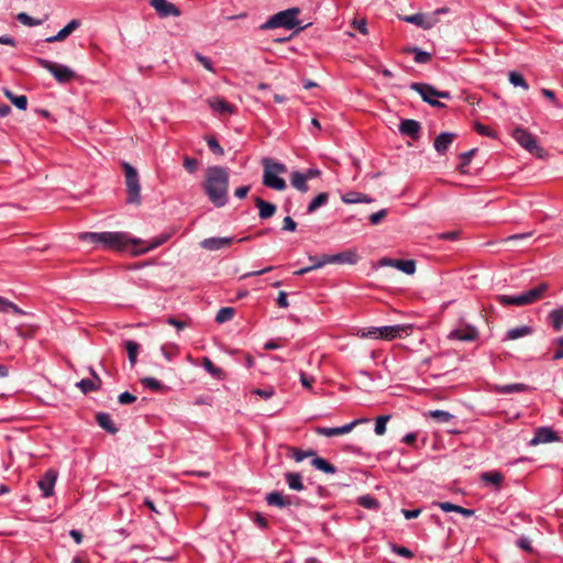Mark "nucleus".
Wrapping results in <instances>:
<instances>
[{"instance_id":"obj_28","label":"nucleus","mask_w":563,"mask_h":563,"mask_svg":"<svg viewBox=\"0 0 563 563\" xmlns=\"http://www.w3.org/2000/svg\"><path fill=\"white\" fill-rule=\"evenodd\" d=\"M494 390L499 394H511V393L529 391V390H531V387L526 384L516 383V384H508V385H495Z\"/></svg>"},{"instance_id":"obj_50","label":"nucleus","mask_w":563,"mask_h":563,"mask_svg":"<svg viewBox=\"0 0 563 563\" xmlns=\"http://www.w3.org/2000/svg\"><path fill=\"white\" fill-rule=\"evenodd\" d=\"M429 417L443 423L449 422L453 418V416L450 412L444 410H431L429 411Z\"/></svg>"},{"instance_id":"obj_21","label":"nucleus","mask_w":563,"mask_h":563,"mask_svg":"<svg viewBox=\"0 0 563 563\" xmlns=\"http://www.w3.org/2000/svg\"><path fill=\"white\" fill-rule=\"evenodd\" d=\"M174 233H175V230H172L169 233H162L158 236H156L155 239H153L146 246H144L142 249H132L131 253L134 256L145 254L148 251L154 250V249L163 245L164 243H166L172 238V235Z\"/></svg>"},{"instance_id":"obj_38","label":"nucleus","mask_w":563,"mask_h":563,"mask_svg":"<svg viewBox=\"0 0 563 563\" xmlns=\"http://www.w3.org/2000/svg\"><path fill=\"white\" fill-rule=\"evenodd\" d=\"M549 318L555 331L559 332L563 329V307L552 310Z\"/></svg>"},{"instance_id":"obj_57","label":"nucleus","mask_w":563,"mask_h":563,"mask_svg":"<svg viewBox=\"0 0 563 563\" xmlns=\"http://www.w3.org/2000/svg\"><path fill=\"white\" fill-rule=\"evenodd\" d=\"M184 168L190 174L196 173L198 169V161L196 158L185 156L184 157Z\"/></svg>"},{"instance_id":"obj_58","label":"nucleus","mask_w":563,"mask_h":563,"mask_svg":"<svg viewBox=\"0 0 563 563\" xmlns=\"http://www.w3.org/2000/svg\"><path fill=\"white\" fill-rule=\"evenodd\" d=\"M387 216V210L386 209H380L379 211L375 212V213H372L369 216V222L373 224V225H377L379 224Z\"/></svg>"},{"instance_id":"obj_40","label":"nucleus","mask_w":563,"mask_h":563,"mask_svg":"<svg viewBox=\"0 0 563 563\" xmlns=\"http://www.w3.org/2000/svg\"><path fill=\"white\" fill-rule=\"evenodd\" d=\"M532 332L531 328L528 325H522L519 328L510 329L507 331L506 339L507 340H517L525 335H528Z\"/></svg>"},{"instance_id":"obj_26","label":"nucleus","mask_w":563,"mask_h":563,"mask_svg":"<svg viewBox=\"0 0 563 563\" xmlns=\"http://www.w3.org/2000/svg\"><path fill=\"white\" fill-rule=\"evenodd\" d=\"M209 107L220 114H231L234 111V107L227 102L224 99L216 97L207 100Z\"/></svg>"},{"instance_id":"obj_18","label":"nucleus","mask_w":563,"mask_h":563,"mask_svg":"<svg viewBox=\"0 0 563 563\" xmlns=\"http://www.w3.org/2000/svg\"><path fill=\"white\" fill-rule=\"evenodd\" d=\"M233 242L234 238H208L200 242V246L212 252L229 247Z\"/></svg>"},{"instance_id":"obj_41","label":"nucleus","mask_w":563,"mask_h":563,"mask_svg":"<svg viewBox=\"0 0 563 563\" xmlns=\"http://www.w3.org/2000/svg\"><path fill=\"white\" fill-rule=\"evenodd\" d=\"M405 52L413 53L416 63L426 64L431 60V54L428 52H423V51L419 49L418 47H408L405 49Z\"/></svg>"},{"instance_id":"obj_54","label":"nucleus","mask_w":563,"mask_h":563,"mask_svg":"<svg viewBox=\"0 0 563 563\" xmlns=\"http://www.w3.org/2000/svg\"><path fill=\"white\" fill-rule=\"evenodd\" d=\"M141 384L152 390H161L163 385L159 380L153 377H144L141 379Z\"/></svg>"},{"instance_id":"obj_15","label":"nucleus","mask_w":563,"mask_h":563,"mask_svg":"<svg viewBox=\"0 0 563 563\" xmlns=\"http://www.w3.org/2000/svg\"><path fill=\"white\" fill-rule=\"evenodd\" d=\"M379 263L382 266L395 267L407 275H412L416 272V262L413 260H393L383 257Z\"/></svg>"},{"instance_id":"obj_11","label":"nucleus","mask_w":563,"mask_h":563,"mask_svg":"<svg viewBox=\"0 0 563 563\" xmlns=\"http://www.w3.org/2000/svg\"><path fill=\"white\" fill-rule=\"evenodd\" d=\"M448 338L451 340L472 342L478 338V330L474 325L463 323L461 328L452 330Z\"/></svg>"},{"instance_id":"obj_47","label":"nucleus","mask_w":563,"mask_h":563,"mask_svg":"<svg viewBox=\"0 0 563 563\" xmlns=\"http://www.w3.org/2000/svg\"><path fill=\"white\" fill-rule=\"evenodd\" d=\"M476 151H477L476 148H473V150H470L467 152L460 154L461 164L459 166V170L461 173L464 174L467 172L466 167L468 166V164H470L472 157L474 156V154L476 153Z\"/></svg>"},{"instance_id":"obj_36","label":"nucleus","mask_w":563,"mask_h":563,"mask_svg":"<svg viewBox=\"0 0 563 563\" xmlns=\"http://www.w3.org/2000/svg\"><path fill=\"white\" fill-rule=\"evenodd\" d=\"M4 96L20 110H25L27 107V98L24 95L15 96L11 90L4 89Z\"/></svg>"},{"instance_id":"obj_13","label":"nucleus","mask_w":563,"mask_h":563,"mask_svg":"<svg viewBox=\"0 0 563 563\" xmlns=\"http://www.w3.org/2000/svg\"><path fill=\"white\" fill-rule=\"evenodd\" d=\"M150 4L161 18L179 16L180 10L167 0H150Z\"/></svg>"},{"instance_id":"obj_32","label":"nucleus","mask_w":563,"mask_h":563,"mask_svg":"<svg viewBox=\"0 0 563 563\" xmlns=\"http://www.w3.org/2000/svg\"><path fill=\"white\" fill-rule=\"evenodd\" d=\"M439 507L445 512L455 511L463 515L464 517H472L474 515V510L454 505L449 501L439 503Z\"/></svg>"},{"instance_id":"obj_2","label":"nucleus","mask_w":563,"mask_h":563,"mask_svg":"<svg viewBox=\"0 0 563 563\" xmlns=\"http://www.w3.org/2000/svg\"><path fill=\"white\" fill-rule=\"evenodd\" d=\"M79 240L120 252L126 250L129 245L135 247L144 244L141 239L129 238L124 232H84L79 234Z\"/></svg>"},{"instance_id":"obj_39","label":"nucleus","mask_w":563,"mask_h":563,"mask_svg":"<svg viewBox=\"0 0 563 563\" xmlns=\"http://www.w3.org/2000/svg\"><path fill=\"white\" fill-rule=\"evenodd\" d=\"M482 479L487 484H492L496 487H499L500 484L503 483L504 476L499 472L492 471L483 473Z\"/></svg>"},{"instance_id":"obj_12","label":"nucleus","mask_w":563,"mask_h":563,"mask_svg":"<svg viewBox=\"0 0 563 563\" xmlns=\"http://www.w3.org/2000/svg\"><path fill=\"white\" fill-rule=\"evenodd\" d=\"M401 19L407 23L415 24L424 30H429V29L433 27L439 22V19L435 18L434 14H423V13L406 15Z\"/></svg>"},{"instance_id":"obj_55","label":"nucleus","mask_w":563,"mask_h":563,"mask_svg":"<svg viewBox=\"0 0 563 563\" xmlns=\"http://www.w3.org/2000/svg\"><path fill=\"white\" fill-rule=\"evenodd\" d=\"M206 141L211 152L218 155H223L224 151L214 136H208L206 137Z\"/></svg>"},{"instance_id":"obj_8","label":"nucleus","mask_w":563,"mask_h":563,"mask_svg":"<svg viewBox=\"0 0 563 563\" xmlns=\"http://www.w3.org/2000/svg\"><path fill=\"white\" fill-rule=\"evenodd\" d=\"M514 139L528 152L534 154L538 157L543 156L544 150L538 145L537 139L533 134L525 130L523 128H516L512 131Z\"/></svg>"},{"instance_id":"obj_20","label":"nucleus","mask_w":563,"mask_h":563,"mask_svg":"<svg viewBox=\"0 0 563 563\" xmlns=\"http://www.w3.org/2000/svg\"><path fill=\"white\" fill-rule=\"evenodd\" d=\"M409 330H411V325L405 324L380 327V339L393 340L401 338L404 333L408 335Z\"/></svg>"},{"instance_id":"obj_9","label":"nucleus","mask_w":563,"mask_h":563,"mask_svg":"<svg viewBox=\"0 0 563 563\" xmlns=\"http://www.w3.org/2000/svg\"><path fill=\"white\" fill-rule=\"evenodd\" d=\"M549 289L548 283H540L536 287L516 296L518 307L532 305L543 298Z\"/></svg>"},{"instance_id":"obj_63","label":"nucleus","mask_w":563,"mask_h":563,"mask_svg":"<svg viewBox=\"0 0 563 563\" xmlns=\"http://www.w3.org/2000/svg\"><path fill=\"white\" fill-rule=\"evenodd\" d=\"M516 544L523 551L532 553L533 549L531 547V542L528 538L521 537L517 540Z\"/></svg>"},{"instance_id":"obj_33","label":"nucleus","mask_w":563,"mask_h":563,"mask_svg":"<svg viewBox=\"0 0 563 563\" xmlns=\"http://www.w3.org/2000/svg\"><path fill=\"white\" fill-rule=\"evenodd\" d=\"M292 187L301 192H307L309 187L307 185L308 179L303 176V173L294 172L290 177Z\"/></svg>"},{"instance_id":"obj_6","label":"nucleus","mask_w":563,"mask_h":563,"mask_svg":"<svg viewBox=\"0 0 563 563\" xmlns=\"http://www.w3.org/2000/svg\"><path fill=\"white\" fill-rule=\"evenodd\" d=\"M410 88L415 91H417L422 100L427 103H429L431 107L434 108H444L445 104L437 99H451V93L449 91H440L437 90L433 86L429 84H422V82H412L410 85Z\"/></svg>"},{"instance_id":"obj_52","label":"nucleus","mask_w":563,"mask_h":563,"mask_svg":"<svg viewBox=\"0 0 563 563\" xmlns=\"http://www.w3.org/2000/svg\"><path fill=\"white\" fill-rule=\"evenodd\" d=\"M357 335L365 339V338H374V339H377V338H380V327L379 328H376V327H372V328H368V329H362L357 332Z\"/></svg>"},{"instance_id":"obj_37","label":"nucleus","mask_w":563,"mask_h":563,"mask_svg":"<svg viewBox=\"0 0 563 563\" xmlns=\"http://www.w3.org/2000/svg\"><path fill=\"white\" fill-rule=\"evenodd\" d=\"M124 349L126 350L131 365L134 366L136 364L140 344L135 341L126 340L124 341Z\"/></svg>"},{"instance_id":"obj_51","label":"nucleus","mask_w":563,"mask_h":563,"mask_svg":"<svg viewBox=\"0 0 563 563\" xmlns=\"http://www.w3.org/2000/svg\"><path fill=\"white\" fill-rule=\"evenodd\" d=\"M16 19L24 25L35 26L42 24V20L34 19L26 14L25 12H21L16 15Z\"/></svg>"},{"instance_id":"obj_5","label":"nucleus","mask_w":563,"mask_h":563,"mask_svg":"<svg viewBox=\"0 0 563 563\" xmlns=\"http://www.w3.org/2000/svg\"><path fill=\"white\" fill-rule=\"evenodd\" d=\"M122 168L124 172L125 186H126V192H128L126 201L129 203L140 205V202H141V186H140L137 170L126 162L122 163Z\"/></svg>"},{"instance_id":"obj_43","label":"nucleus","mask_w":563,"mask_h":563,"mask_svg":"<svg viewBox=\"0 0 563 563\" xmlns=\"http://www.w3.org/2000/svg\"><path fill=\"white\" fill-rule=\"evenodd\" d=\"M329 199L328 192H321L319 194L308 206L307 212L313 213L318 208L325 205Z\"/></svg>"},{"instance_id":"obj_64","label":"nucleus","mask_w":563,"mask_h":563,"mask_svg":"<svg viewBox=\"0 0 563 563\" xmlns=\"http://www.w3.org/2000/svg\"><path fill=\"white\" fill-rule=\"evenodd\" d=\"M135 400H136V397L134 395L130 394L129 391H124V393L120 394L118 397V401L121 405H130V404L134 402Z\"/></svg>"},{"instance_id":"obj_3","label":"nucleus","mask_w":563,"mask_h":563,"mask_svg":"<svg viewBox=\"0 0 563 563\" xmlns=\"http://www.w3.org/2000/svg\"><path fill=\"white\" fill-rule=\"evenodd\" d=\"M262 165L264 169L263 185L277 191L285 190L286 181L279 175L287 173V166L268 157L262 159Z\"/></svg>"},{"instance_id":"obj_22","label":"nucleus","mask_w":563,"mask_h":563,"mask_svg":"<svg viewBox=\"0 0 563 563\" xmlns=\"http://www.w3.org/2000/svg\"><path fill=\"white\" fill-rule=\"evenodd\" d=\"M254 203L258 209V217L263 220L269 219L276 213V206L260 197H254Z\"/></svg>"},{"instance_id":"obj_17","label":"nucleus","mask_w":563,"mask_h":563,"mask_svg":"<svg viewBox=\"0 0 563 563\" xmlns=\"http://www.w3.org/2000/svg\"><path fill=\"white\" fill-rule=\"evenodd\" d=\"M57 479V472L55 470H47L38 481V487L43 492L44 497H51L54 493V486Z\"/></svg>"},{"instance_id":"obj_45","label":"nucleus","mask_w":563,"mask_h":563,"mask_svg":"<svg viewBox=\"0 0 563 563\" xmlns=\"http://www.w3.org/2000/svg\"><path fill=\"white\" fill-rule=\"evenodd\" d=\"M234 313L235 310L231 307L221 308L216 316V321L218 323L227 322L234 317Z\"/></svg>"},{"instance_id":"obj_48","label":"nucleus","mask_w":563,"mask_h":563,"mask_svg":"<svg viewBox=\"0 0 563 563\" xmlns=\"http://www.w3.org/2000/svg\"><path fill=\"white\" fill-rule=\"evenodd\" d=\"M309 261L312 263L313 269H318L330 264V254H322L320 256L309 255Z\"/></svg>"},{"instance_id":"obj_60","label":"nucleus","mask_w":563,"mask_h":563,"mask_svg":"<svg viewBox=\"0 0 563 563\" xmlns=\"http://www.w3.org/2000/svg\"><path fill=\"white\" fill-rule=\"evenodd\" d=\"M554 344L556 345V350L552 356V360L559 361L563 358V336L555 339Z\"/></svg>"},{"instance_id":"obj_31","label":"nucleus","mask_w":563,"mask_h":563,"mask_svg":"<svg viewBox=\"0 0 563 563\" xmlns=\"http://www.w3.org/2000/svg\"><path fill=\"white\" fill-rule=\"evenodd\" d=\"M311 465L327 474H334L336 472V467L333 464L328 462L325 459L318 456L317 454L311 460Z\"/></svg>"},{"instance_id":"obj_46","label":"nucleus","mask_w":563,"mask_h":563,"mask_svg":"<svg viewBox=\"0 0 563 563\" xmlns=\"http://www.w3.org/2000/svg\"><path fill=\"white\" fill-rule=\"evenodd\" d=\"M509 81L516 87H521L523 90L529 89V85L523 76L517 71L509 73Z\"/></svg>"},{"instance_id":"obj_19","label":"nucleus","mask_w":563,"mask_h":563,"mask_svg":"<svg viewBox=\"0 0 563 563\" xmlns=\"http://www.w3.org/2000/svg\"><path fill=\"white\" fill-rule=\"evenodd\" d=\"M399 131L402 135L418 140L420 137L421 124L412 119H404L400 121Z\"/></svg>"},{"instance_id":"obj_53","label":"nucleus","mask_w":563,"mask_h":563,"mask_svg":"<svg viewBox=\"0 0 563 563\" xmlns=\"http://www.w3.org/2000/svg\"><path fill=\"white\" fill-rule=\"evenodd\" d=\"M202 366L203 368L213 376H220L222 371L218 368L210 358L203 357L202 358Z\"/></svg>"},{"instance_id":"obj_42","label":"nucleus","mask_w":563,"mask_h":563,"mask_svg":"<svg viewBox=\"0 0 563 563\" xmlns=\"http://www.w3.org/2000/svg\"><path fill=\"white\" fill-rule=\"evenodd\" d=\"M9 311H12L15 314H25V311L20 309L16 305L0 296V312L4 313Z\"/></svg>"},{"instance_id":"obj_44","label":"nucleus","mask_w":563,"mask_h":563,"mask_svg":"<svg viewBox=\"0 0 563 563\" xmlns=\"http://www.w3.org/2000/svg\"><path fill=\"white\" fill-rule=\"evenodd\" d=\"M357 504L366 509L376 510L379 507L378 500L369 495L361 496L357 499Z\"/></svg>"},{"instance_id":"obj_34","label":"nucleus","mask_w":563,"mask_h":563,"mask_svg":"<svg viewBox=\"0 0 563 563\" xmlns=\"http://www.w3.org/2000/svg\"><path fill=\"white\" fill-rule=\"evenodd\" d=\"M342 201L344 203H357V202H372L373 199L367 197L364 194L356 192V191H350L342 196Z\"/></svg>"},{"instance_id":"obj_1","label":"nucleus","mask_w":563,"mask_h":563,"mask_svg":"<svg viewBox=\"0 0 563 563\" xmlns=\"http://www.w3.org/2000/svg\"><path fill=\"white\" fill-rule=\"evenodd\" d=\"M202 187L208 199L216 207L225 206L228 202L229 173L221 166L208 167Z\"/></svg>"},{"instance_id":"obj_14","label":"nucleus","mask_w":563,"mask_h":563,"mask_svg":"<svg viewBox=\"0 0 563 563\" xmlns=\"http://www.w3.org/2000/svg\"><path fill=\"white\" fill-rule=\"evenodd\" d=\"M560 437L555 431L547 427H540L536 430L534 437L530 440V445L537 446L539 444L556 442Z\"/></svg>"},{"instance_id":"obj_59","label":"nucleus","mask_w":563,"mask_h":563,"mask_svg":"<svg viewBox=\"0 0 563 563\" xmlns=\"http://www.w3.org/2000/svg\"><path fill=\"white\" fill-rule=\"evenodd\" d=\"M496 300L503 306H517L516 296L497 295Z\"/></svg>"},{"instance_id":"obj_61","label":"nucleus","mask_w":563,"mask_h":563,"mask_svg":"<svg viewBox=\"0 0 563 563\" xmlns=\"http://www.w3.org/2000/svg\"><path fill=\"white\" fill-rule=\"evenodd\" d=\"M475 130L481 135H486L492 139L496 137V134L487 125H484L482 123H475Z\"/></svg>"},{"instance_id":"obj_23","label":"nucleus","mask_w":563,"mask_h":563,"mask_svg":"<svg viewBox=\"0 0 563 563\" xmlns=\"http://www.w3.org/2000/svg\"><path fill=\"white\" fill-rule=\"evenodd\" d=\"M358 261V255L353 250H346L344 252L330 255V264H350L354 265Z\"/></svg>"},{"instance_id":"obj_7","label":"nucleus","mask_w":563,"mask_h":563,"mask_svg":"<svg viewBox=\"0 0 563 563\" xmlns=\"http://www.w3.org/2000/svg\"><path fill=\"white\" fill-rule=\"evenodd\" d=\"M35 62L42 68L49 71L53 75V77L55 78V80L59 84H68L76 77L75 71L67 66H64V65H60V64H57V63H54V62H51V60H47V59H44L41 57H36Z\"/></svg>"},{"instance_id":"obj_49","label":"nucleus","mask_w":563,"mask_h":563,"mask_svg":"<svg viewBox=\"0 0 563 563\" xmlns=\"http://www.w3.org/2000/svg\"><path fill=\"white\" fill-rule=\"evenodd\" d=\"M389 419H390V416H388V415L379 416L376 418L374 430L377 435H383L386 432V424L389 421Z\"/></svg>"},{"instance_id":"obj_27","label":"nucleus","mask_w":563,"mask_h":563,"mask_svg":"<svg viewBox=\"0 0 563 563\" xmlns=\"http://www.w3.org/2000/svg\"><path fill=\"white\" fill-rule=\"evenodd\" d=\"M80 22L76 19L71 20L66 26H64L56 35L47 37V43L53 42H62L66 40L77 27H79Z\"/></svg>"},{"instance_id":"obj_16","label":"nucleus","mask_w":563,"mask_h":563,"mask_svg":"<svg viewBox=\"0 0 563 563\" xmlns=\"http://www.w3.org/2000/svg\"><path fill=\"white\" fill-rule=\"evenodd\" d=\"M266 503L269 506H275V507H279V508L299 505V500L297 498H292L290 496H285L279 492H272V493L267 494Z\"/></svg>"},{"instance_id":"obj_10","label":"nucleus","mask_w":563,"mask_h":563,"mask_svg":"<svg viewBox=\"0 0 563 563\" xmlns=\"http://www.w3.org/2000/svg\"><path fill=\"white\" fill-rule=\"evenodd\" d=\"M364 421H367V420L366 419H357L347 424H344L342 427H335V428L316 427L314 432L318 435H323V437H329V438L343 435V434L351 432L357 424H360L361 422H364Z\"/></svg>"},{"instance_id":"obj_29","label":"nucleus","mask_w":563,"mask_h":563,"mask_svg":"<svg viewBox=\"0 0 563 563\" xmlns=\"http://www.w3.org/2000/svg\"><path fill=\"white\" fill-rule=\"evenodd\" d=\"M287 450L288 456L292 457L297 463L301 462L306 457H314L317 452L313 450H307L303 451L301 449L295 448V446H285Z\"/></svg>"},{"instance_id":"obj_25","label":"nucleus","mask_w":563,"mask_h":563,"mask_svg":"<svg viewBox=\"0 0 563 563\" xmlns=\"http://www.w3.org/2000/svg\"><path fill=\"white\" fill-rule=\"evenodd\" d=\"M456 134L451 132H443L439 134L433 143V146L435 151L440 154H444L449 146L452 144V142L455 140Z\"/></svg>"},{"instance_id":"obj_30","label":"nucleus","mask_w":563,"mask_h":563,"mask_svg":"<svg viewBox=\"0 0 563 563\" xmlns=\"http://www.w3.org/2000/svg\"><path fill=\"white\" fill-rule=\"evenodd\" d=\"M285 481L291 490L301 492L305 489L302 477L299 473L287 472L285 474Z\"/></svg>"},{"instance_id":"obj_24","label":"nucleus","mask_w":563,"mask_h":563,"mask_svg":"<svg viewBox=\"0 0 563 563\" xmlns=\"http://www.w3.org/2000/svg\"><path fill=\"white\" fill-rule=\"evenodd\" d=\"M90 373L92 375V379L90 378H85V379H81L80 382H78L76 384V386L78 388H80V390L84 393V394H88L90 391H95V390H98L101 386V378L98 376V374L93 371V369H90Z\"/></svg>"},{"instance_id":"obj_62","label":"nucleus","mask_w":563,"mask_h":563,"mask_svg":"<svg viewBox=\"0 0 563 563\" xmlns=\"http://www.w3.org/2000/svg\"><path fill=\"white\" fill-rule=\"evenodd\" d=\"M541 93H542L543 97L549 99L553 103L554 107H556V108H561L562 107V104L558 101L553 90H550V89H547V88H542L541 89Z\"/></svg>"},{"instance_id":"obj_4","label":"nucleus","mask_w":563,"mask_h":563,"mask_svg":"<svg viewBox=\"0 0 563 563\" xmlns=\"http://www.w3.org/2000/svg\"><path fill=\"white\" fill-rule=\"evenodd\" d=\"M300 13L299 8H290L280 11L271 16L264 24L261 25L262 30H271L277 27H285L291 30L298 27V30H305L307 25H300V21L297 20V15Z\"/></svg>"},{"instance_id":"obj_35","label":"nucleus","mask_w":563,"mask_h":563,"mask_svg":"<svg viewBox=\"0 0 563 563\" xmlns=\"http://www.w3.org/2000/svg\"><path fill=\"white\" fill-rule=\"evenodd\" d=\"M98 424L111 434L117 433L118 429L114 427L113 421L108 413H98L96 416Z\"/></svg>"},{"instance_id":"obj_56","label":"nucleus","mask_w":563,"mask_h":563,"mask_svg":"<svg viewBox=\"0 0 563 563\" xmlns=\"http://www.w3.org/2000/svg\"><path fill=\"white\" fill-rule=\"evenodd\" d=\"M251 393L264 399H269L275 395V389L272 386H267L265 388H255Z\"/></svg>"}]
</instances>
